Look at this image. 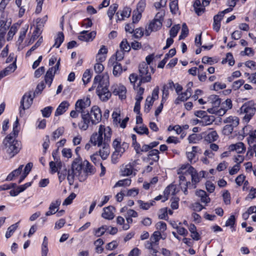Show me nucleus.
Returning a JSON list of instances; mask_svg holds the SVG:
<instances>
[{"instance_id": "obj_27", "label": "nucleus", "mask_w": 256, "mask_h": 256, "mask_svg": "<svg viewBox=\"0 0 256 256\" xmlns=\"http://www.w3.org/2000/svg\"><path fill=\"white\" fill-rule=\"evenodd\" d=\"M175 190L176 186L174 185H170L168 186L164 192V196L162 202H164L166 201L168 199L170 194H172L174 195L175 194Z\"/></svg>"}, {"instance_id": "obj_1", "label": "nucleus", "mask_w": 256, "mask_h": 256, "mask_svg": "<svg viewBox=\"0 0 256 256\" xmlns=\"http://www.w3.org/2000/svg\"><path fill=\"white\" fill-rule=\"evenodd\" d=\"M112 135V129L109 126L100 124L98 132H94L90 137V142L94 146L100 148L99 156L104 160L110 153V142Z\"/></svg>"}, {"instance_id": "obj_41", "label": "nucleus", "mask_w": 256, "mask_h": 256, "mask_svg": "<svg viewBox=\"0 0 256 256\" xmlns=\"http://www.w3.org/2000/svg\"><path fill=\"white\" fill-rule=\"evenodd\" d=\"M148 156L151 158L154 162H157L160 158L159 151L156 149L152 150L148 152Z\"/></svg>"}, {"instance_id": "obj_22", "label": "nucleus", "mask_w": 256, "mask_h": 256, "mask_svg": "<svg viewBox=\"0 0 256 256\" xmlns=\"http://www.w3.org/2000/svg\"><path fill=\"white\" fill-rule=\"evenodd\" d=\"M215 120V118L213 116L206 115L202 119H198L197 124L200 126H206L210 125Z\"/></svg>"}, {"instance_id": "obj_4", "label": "nucleus", "mask_w": 256, "mask_h": 256, "mask_svg": "<svg viewBox=\"0 0 256 256\" xmlns=\"http://www.w3.org/2000/svg\"><path fill=\"white\" fill-rule=\"evenodd\" d=\"M82 164L80 156L76 158L72 162L71 168L68 170L67 180L70 185H72L75 178H77L80 182H83L86 178V176L84 175L82 171Z\"/></svg>"}, {"instance_id": "obj_6", "label": "nucleus", "mask_w": 256, "mask_h": 256, "mask_svg": "<svg viewBox=\"0 0 256 256\" xmlns=\"http://www.w3.org/2000/svg\"><path fill=\"white\" fill-rule=\"evenodd\" d=\"M154 72V68L145 62L140 64L138 66V77L140 78V84L148 82L151 80L152 74Z\"/></svg>"}, {"instance_id": "obj_37", "label": "nucleus", "mask_w": 256, "mask_h": 256, "mask_svg": "<svg viewBox=\"0 0 256 256\" xmlns=\"http://www.w3.org/2000/svg\"><path fill=\"white\" fill-rule=\"evenodd\" d=\"M218 134L216 131L214 130L209 132L206 136L205 140L210 142L216 141L218 138Z\"/></svg>"}, {"instance_id": "obj_52", "label": "nucleus", "mask_w": 256, "mask_h": 256, "mask_svg": "<svg viewBox=\"0 0 256 256\" xmlns=\"http://www.w3.org/2000/svg\"><path fill=\"white\" fill-rule=\"evenodd\" d=\"M170 11L173 14H176L178 10V2L177 0H174L170 2Z\"/></svg>"}, {"instance_id": "obj_21", "label": "nucleus", "mask_w": 256, "mask_h": 256, "mask_svg": "<svg viewBox=\"0 0 256 256\" xmlns=\"http://www.w3.org/2000/svg\"><path fill=\"white\" fill-rule=\"evenodd\" d=\"M114 208L112 206H108L104 208L103 209V212L102 214V216L108 220H112L114 216Z\"/></svg>"}, {"instance_id": "obj_61", "label": "nucleus", "mask_w": 256, "mask_h": 256, "mask_svg": "<svg viewBox=\"0 0 256 256\" xmlns=\"http://www.w3.org/2000/svg\"><path fill=\"white\" fill-rule=\"evenodd\" d=\"M62 156L70 158L72 156V151L70 148H64L62 151Z\"/></svg>"}, {"instance_id": "obj_53", "label": "nucleus", "mask_w": 256, "mask_h": 256, "mask_svg": "<svg viewBox=\"0 0 256 256\" xmlns=\"http://www.w3.org/2000/svg\"><path fill=\"white\" fill-rule=\"evenodd\" d=\"M41 32L40 28L36 27L32 33V35L30 40L29 43H32L40 35Z\"/></svg>"}, {"instance_id": "obj_14", "label": "nucleus", "mask_w": 256, "mask_h": 256, "mask_svg": "<svg viewBox=\"0 0 256 256\" xmlns=\"http://www.w3.org/2000/svg\"><path fill=\"white\" fill-rule=\"evenodd\" d=\"M162 26V22L159 20H156L154 19L152 20L148 26L146 28L145 34L146 36H149L152 32L157 31L160 30Z\"/></svg>"}, {"instance_id": "obj_42", "label": "nucleus", "mask_w": 256, "mask_h": 256, "mask_svg": "<svg viewBox=\"0 0 256 256\" xmlns=\"http://www.w3.org/2000/svg\"><path fill=\"white\" fill-rule=\"evenodd\" d=\"M28 24H26L24 25L22 28H21V30H20V36H19V38H18V43L20 44L22 42L25 36H26V34L27 32V31L28 30Z\"/></svg>"}, {"instance_id": "obj_7", "label": "nucleus", "mask_w": 256, "mask_h": 256, "mask_svg": "<svg viewBox=\"0 0 256 256\" xmlns=\"http://www.w3.org/2000/svg\"><path fill=\"white\" fill-rule=\"evenodd\" d=\"M162 238L165 239V238H162L160 232H154L151 236L149 240L146 242L145 247L149 250L150 253L154 256H156L158 252V248L159 244V240Z\"/></svg>"}, {"instance_id": "obj_47", "label": "nucleus", "mask_w": 256, "mask_h": 256, "mask_svg": "<svg viewBox=\"0 0 256 256\" xmlns=\"http://www.w3.org/2000/svg\"><path fill=\"white\" fill-rule=\"evenodd\" d=\"M92 78V74L90 70H86L83 74L82 80L84 84L90 82Z\"/></svg>"}, {"instance_id": "obj_24", "label": "nucleus", "mask_w": 256, "mask_h": 256, "mask_svg": "<svg viewBox=\"0 0 256 256\" xmlns=\"http://www.w3.org/2000/svg\"><path fill=\"white\" fill-rule=\"evenodd\" d=\"M186 172L190 175L192 182L193 184H196L200 181L201 178L199 177L198 173L193 167H190L186 170Z\"/></svg>"}, {"instance_id": "obj_5", "label": "nucleus", "mask_w": 256, "mask_h": 256, "mask_svg": "<svg viewBox=\"0 0 256 256\" xmlns=\"http://www.w3.org/2000/svg\"><path fill=\"white\" fill-rule=\"evenodd\" d=\"M13 134H9L3 141L4 145V150L10 158H12L16 155L21 149L20 142L16 140V136Z\"/></svg>"}, {"instance_id": "obj_63", "label": "nucleus", "mask_w": 256, "mask_h": 256, "mask_svg": "<svg viewBox=\"0 0 256 256\" xmlns=\"http://www.w3.org/2000/svg\"><path fill=\"white\" fill-rule=\"evenodd\" d=\"M121 49L124 52H128L130 50V46L126 39L123 40L120 44Z\"/></svg>"}, {"instance_id": "obj_12", "label": "nucleus", "mask_w": 256, "mask_h": 256, "mask_svg": "<svg viewBox=\"0 0 256 256\" xmlns=\"http://www.w3.org/2000/svg\"><path fill=\"white\" fill-rule=\"evenodd\" d=\"M112 93L114 95L118 96L120 100H124L126 98V88L120 84H114L111 87Z\"/></svg>"}, {"instance_id": "obj_46", "label": "nucleus", "mask_w": 256, "mask_h": 256, "mask_svg": "<svg viewBox=\"0 0 256 256\" xmlns=\"http://www.w3.org/2000/svg\"><path fill=\"white\" fill-rule=\"evenodd\" d=\"M232 10V8H228L223 11L219 12L216 15L214 16V18H216V19L220 22L222 20V19L224 15L228 12H230Z\"/></svg>"}, {"instance_id": "obj_55", "label": "nucleus", "mask_w": 256, "mask_h": 256, "mask_svg": "<svg viewBox=\"0 0 256 256\" xmlns=\"http://www.w3.org/2000/svg\"><path fill=\"white\" fill-rule=\"evenodd\" d=\"M17 32V28L15 26H12L8 34V38L7 40H12L15 34Z\"/></svg>"}, {"instance_id": "obj_59", "label": "nucleus", "mask_w": 256, "mask_h": 256, "mask_svg": "<svg viewBox=\"0 0 256 256\" xmlns=\"http://www.w3.org/2000/svg\"><path fill=\"white\" fill-rule=\"evenodd\" d=\"M146 0H140L137 4L136 11L142 12L146 8Z\"/></svg>"}, {"instance_id": "obj_29", "label": "nucleus", "mask_w": 256, "mask_h": 256, "mask_svg": "<svg viewBox=\"0 0 256 256\" xmlns=\"http://www.w3.org/2000/svg\"><path fill=\"white\" fill-rule=\"evenodd\" d=\"M131 13V9L128 7L124 8L122 12H116L118 20H123L125 18H128Z\"/></svg>"}, {"instance_id": "obj_38", "label": "nucleus", "mask_w": 256, "mask_h": 256, "mask_svg": "<svg viewBox=\"0 0 256 256\" xmlns=\"http://www.w3.org/2000/svg\"><path fill=\"white\" fill-rule=\"evenodd\" d=\"M154 200H150V202H144L142 200H138V203L139 204L140 208L144 210L149 209L151 206L154 205Z\"/></svg>"}, {"instance_id": "obj_60", "label": "nucleus", "mask_w": 256, "mask_h": 256, "mask_svg": "<svg viewBox=\"0 0 256 256\" xmlns=\"http://www.w3.org/2000/svg\"><path fill=\"white\" fill-rule=\"evenodd\" d=\"M234 128L231 125L227 124L224 127L222 132L224 135L228 136L232 133Z\"/></svg>"}, {"instance_id": "obj_56", "label": "nucleus", "mask_w": 256, "mask_h": 256, "mask_svg": "<svg viewBox=\"0 0 256 256\" xmlns=\"http://www.w3.org/2000/svg\"><path fill=\"white\" fill-rule=\"evenodd\" d=\"M64 128H59L54 131L52 133V139L56 140L64 133Z\"/></svg>"}, {"instance_id": "obj_26", "label": "nucleus", "mask_w": 256, "mask_h": 256, "mask_svg": "<svg viewBox=\"0 0 256 256\" xmlns=\"http://www.w3.org/2000/svg\"><path fill=\"white\" fill-rule=\"evenodd\" d=\"M83 165L86 166L83 172L84 175H86L87 176L88 175H91L94 173V168L88 161L84 160Z\"/></svg>"}, {"instance_id": "obj_15", "label": "nucleus", "mask_w": 256, "mask_h": 256, "mask_svg": "<svg viewBox=\"0 0 256 256\" xmlns=\"http://www.w3.org/2000/svg\"><path fill=\"white\" fill-rule=\"evenodd\" d=\"M61 204V200L57 199L52 201L48 208V210L46 212V216H50L55 214L59 210V207Z\"/></svg>"}, {"instance_id": "obj_62", "label": "nucleus", "mask_w": 256, "mask_h": 256, "mask_svg": "<svg viewBox=\"0 0 256 256\" xmlns=\"http://www.w3.org/2000/svg\"><path fill=\"white\" fill-rule=\"evenodd\" d=\"M142 18V12L138 11H134L132 15V23H137Z\"/></svg>"}, {"instance_id": "obj_33", "label": "nucleus", "mask_w": 256, "mask_h": 256, "mask_svg": "<svg viewBox=\"0 0 256 256\" xmlns=\"http://www.w3.org/2000/svg\"><path fill=\"white\" fill-rule=\"evenodd\" d=\"M58 180L60 182H62L64 180L66 176H68V170H67L66 167L60 168V170L58 172Z\"/></svg>"}, {"instance_id": "obj_23", "label": "nucleus", "mask_w": 256, "mask_h": 256, "mask_svg": "<svg viewBox=\"0 0 256 256\" xmlns=\"http://www.w3.org/2000/svg\"><path fill=\"white\" fill-rule=\"evenodd\" d=\"M220 99L216 95H211L208 98V104H210L212 108H216L220 104Z\"/></svg>"}, {"instance_id": "obj_19", "label": "nucleus", "mask_w": 256, "mask_h": 256, "mask_svg": "<svg viewBox=\"0 0 256 256\" xmlns=\"http://www.w3.org/2000/svg\"><path fill=\"white\" fill-rule=\"evenodd\" d=\"M136 161L130 162L124 166L121 169V174L123 176H129L132 174Z\"/></svg>"}, {"instance_id": "obj_35", "label": "nucleus", "mask_w": 256, "mask_h": 256, "mask_svg": "<svg viewBox=\"0 0 256 256\" xmlns=\"http://www.w3.org/2000/svg\"><path fill=\"white\" fill-rule=\"evenodd\" d=\"M109 228L106 225L102 226L100 228L94 230V234L96 237H100L105 233L106 230H108Z\"/></svg>"}, {"instance_id": "obj_11", "label": "nucleus", "mask_w": 256, "mask_h": 256, "mask_svg": "<svg viewBox=\"0 0 256 256\" xmlns=\"http://www.w3.org/2000/svg\"><path fill=\"white\" fill-rule=\"evenodd\" d=\"M192 85L193 83L192 82H188L187 84V89L186 90L178 94V98L174 101V103L176 104H179L180 102H184L186 100L190 97L192 96V90L191 88Z\"/></svg>"}, {"instance_id": "obj_9", "label": "nucleus", "mask_w": 256, "mask_h": 256, "mask_svg": "<svg viewBox=\"0 0 256 256\" xmlns=\"http://www.w3.org/2000/svg\"><path fill=\"white\" fill-rule=\"evenodd\" d=\"M240 110L242 114H245L244 119L249 121L256 112V108L254 102L251 100L244 103Z\"/></svg>"}, {"instance_id": "obj_10", "label": "nucleus", "mask_w": 256, "mask_h": 256, "mask_svg": "<svg viewBox=\"0 0 256 256\" xmlns=\"http://www.w3.org/2000/svg\"><path fill=\"white\" fill-rule=\"evenodd\" d=\"M90 100L88 98H84L78 100L75 104V110L78 111L81 114L84 112H87L84 110L90 105Z\"/></svg>"}, {"instance_id": "obj_25", "label": "nucleus", "mask_w": 256, "mask_h": 256, "mask_svg": "<svg viewBox=\"0 0 256 256\" xmlns=\"http://www.w3.org/2000/svg\"><path fill=\"white\" fill-rule=\"evenodd\" d=\"M70 106L67 101H64L60 104L55 112V116H58L63 114L66 112Z\"/></svg>"}, {"instance_id": "obj_30", "label": "nucleus", "mask_w": 256, "mask_h": 256, "mask_svg": "<svg viewBox=\"0 0 256 256\" xmlns=\"http://www.w3.org/2000/svg\"><path fill=\"white\" fill-rule=\"evenodd\" d=\"M188 230L191 232V237L195 240H198L200 239V236L196 231V228L194 224H190L188 227Z\"/></svg>"}, {"instance_id": "obj_2", "label": "nucleus", "mask_w": 256, "mask_h": 256, "mask_svg": "<svg viewBox=\"0 0 256 256\" xmlns=\"http://www.w3.org/2000/svg\"><path fill=\"white\" fill-rule=\"evenodd\" d=\"M82 120L78 123V127L81 130H86L90 126L96 125L102 120L100 109L96 106H93L90 112H84L81 114Z\"/></svg>"}, {"instance_id": "obj_28", "label": "nucleus", "mask_w": 256, "mask_h": 256, "mask_svg": "<svg viewBox=\"0 0 256 256\" xmlns=\"http://www.w3.org/2000/svg\"><path fill=\"white\" fill-rule=\"evenodd\" d=\"M198 149V146H192V151L186 152L187 158L191 163H192V162H195L196 161V155Z\"/></svg>"}, {"instance_id": "obj_36", "label": "nucleus", "mask_w": 256, "mask_h": 256, "mask_svg": "<svg viewBox=\"0 0 256 256\" xmlns=\"http://www.w3.org/2000/svg\"><path fill=\"white\" fill-rule=\"evenodd\" d=\"M16 68V64H15V61L12 64H10L8 67H6L4 70L1 71V72L3 74V75L5 76L10 74V73L14 72Z\"/></svg>"}, {"instance_id": "obj_31", "label": "nucleus", "mask_w": 256, "mask_h": 256, "mask_svg": "<svg viewBox=\"0 0 256 256\" xmlns=\"http://www.w3.org/2000/svg\"><path fill=\"white\" fill-rule=\"evenodd\" d=\"M24 166L20 165L19 166L18 168L13 170L12 172H11L7 176L6 180L8 181H10L13 180V178L15 177L18 176H19L22 172L23 168Z\"/></svg>"}, {"instance_id": "obj_18", "label": "nucleus", "mask_w": 256, "mask_h": 256, "mask_svg": "<svg viewBox=\"0 0 256 256\" xmlns=\"http://www.w3.org/2000/svg\"><path fill=\"white\" fill-rule=\"evenodd\" d=\"M246 147L242 142H238L235 144H230L228 148L230 151H236L238 154L244 153L246 151Z\"/></svg>"}, {"instance_id": "obj_54", "label": "nucleus", "mask_w": 256, "mask_h": 256, "mask_svg": "<svg viewBox=\"0 0 256 256\" xmlns=\"http://www.w3.org/2000/svg\"><path fill=\"white\" fill-rule=\"evenodd\" d=\"M249 144H253L256 140V130L251 131L249 133V136L247 138Z\"/></svg>"}, {"instance_id": "obj_34", "label": "nucleus", "mask_w": 256, "mask_h": 256, "mask_svg": "<svg viewBox=\"0 0 256 256\" xmlns=\"http://www.w3.org/2000/svg\"><path fill=\"white\" fill-rule=\"evenodd\" d=\"M54 76V74H53V68H50L47 71L45 76L44 79L46 83L48 84L49 86H50L52 83Z\"/></svg>"}, {"instance_id": "obj_50", "label": "nucleus", "mask_w": 256, "mask_h": 256, "mask_svg": "<svg viewBox=\"0 0 256 256\" xmlns=\"http://www.w3.org/2000/svg\"><path fill=\"white\" fill-rule=\"evenodd\" d=\"M156 228L158 230V231L160 232H164L166 230V224L164 222H159L156 224Z\"/></svg>"}, {"instance_id": "obj_39", "label": "nucleus", "mask_w": 256, "mask_h": 256, "mask_svg": "<svg viewBox=\"0 0 256 256\" xmlns=\"http://www.w3.org/2000/svg\"><path fill=\"white\" fill-rule=\"evenodd\" d=\"M227 110L226 109H225L222 106V108L218 110H217L216 108H210L208 109V112L212 114H216V115L218 116H222L224 115L226 112Z\"/></svg>"}, {"instance_id": "obj_48", "label": "nucleus", "mask_w": 256, "mask_h": 256, "mask_svg": "<svg viewBox=\"0 0 256 256\" xmlns=\"http://www.w3.org/2000/svg\"><path fill=\"white\" fill-rule=\"evenodd\" d=\"M134 130L140 134H148V130L146 126H140L139 127H135L134 128Z\"/></svg>"}, {"instance_id": "obj_64", "label": "nucleus", "mask_w": 256, "mask_h": 256, "mask_svg": "<svg viewBox=\"0 0 256 256\" xmlns=\"http://www.w3.org/2000/svg\"><path fill=\"white\" fill-rule=\"evenodd\" d=\"M48 20V16H44L42 18H38L36 20L37 26L36 27L40 28L41 27L44 26V24Z\"/></svg>"}, {"instance_id": "obj_8", "label": "nucleus", "mask_w": 256, "mask_h": 256, "mask_svg": "<svg viewBox=\"0 0 256 256\" xmlns=\"http://www.w3.org/2000/svg\"><path fill=\"white\" fill-rule=\"evenodd\" d=\"M112 146L114 149V152L112 154V158L117 160L128 148L129 144L126 142L122 143L121 139L118 138L113 141Z\"/></svg>"}, {"instance_id": "obj_57", "label": "nucleus", "mask_w": 256, "mask_h": 256, "mask_svg": "<svg viewBox=\"0 0 256 256\" xmlns=\"http://www.w3.org/2000/svg\"><path fill=\"white\" fill-rule=\"evenodd\" d=\"M180 29V24L174 25L173 26L170 31V37L172 38H174L176 36L178 32V30Z\"/></svg>"}, {"instance_id": "obj_58", "label": "nucleus", "mask_w": 256, "mask_h": 256, "mask_svg": "<svg viewBox=\"0 0 256 256\" xmlns=\"http://www.w3.org/2000/svg\"><path fill=\"white\" fill-rule=\"evenodd\" d=\"M42 38H40L38 41L34 44V46H33L30 48V50H29L26 54V56H30L31 54H32V52L34 51L35 50H36L40 45V44H42Z\"/></svg>"}, {"instance_id": "obj_40", "label": "nucleus", "mask_w": 256, "mask_h": 256, "mask_svg": "<svg viewBox=\"0 0 256 256\" xmlns=\"http://www.w3.org/2000/svg\"><path fill=\"white\" fill-rule=\"evenodd\" d=\"M19 222H18L14 224L11 225L9 226L7 230V231L6 234V238H10L16 231V228L18 226Z\"/></svg>"}, {"instance_id": "obj_43", "label": "nucleus", "mask_w": 256, "mask_h": 256, "mask_svg": "<svg viewBox=\"0 0 256 256\" xmlns=\"http://www.w3.org/2000/svg\"><path fill=\"white\" fill-rule=\"evenodd\" d=\"M132 180L130 178H126L118 180L114 186V188L120 186H128L131 184Z\"/></svg>"}, {"instance_id": "obj_51", "label": "nucleus", "mask_w": 256, "mask_h": 256, "mask_svg": "<svg viewBox=\"0 0 256 256\" xmlns=\"http://www.w3.org/2000/svg\"><path fill=\"white\" fill-rule=\"evenodd\" d=\"M140 84L136 87V100H142L143 98L142 94L144 92V89L143 88L140 87Z\"/></svg>"}, {"instance_id": "obj_17", "label": "nucleus", "mask_w": 256, "mask_h": 256, "mask_svg": "<svg viewBox=\"0 0 256 256\" xmlns=\"http://www.w3.org/2000/svg\"><path fill=\"white\" fill-rule=\"evenodd\" d=\"M32 100L33 98L30 94L28 95L24 94L20 102V109L22 108L24 110L28 108L32 104Z\"/></svg>"}, {"instance_id": "obj_3", "label": "nucleus", "mask_w": 256, "mask_h": 256, "mask_svg": "<svg viewBox=\"0 0 256 256\" xmlns=\"http://www.w3.org/2000/svg\"><path fill=\"white\" fill-rule=\"evenodd\" d=\"M109 84V76L107 72L102 76L96 75L94 80V84H98L96 94L100 99L104 102H107L112 96V92L108 89Z\"/></svg>"}, {"instance_id": "obj_13", "label": "nucleus", "mask_w": 256, "mask_h": 256, "mask_svg": "<svg viewBox=\"0 0 256 256\" xmlns=\"http://www.w3.org/2000/svg\"><path fill=\"white\" fill-rule=\"evenodd\" d=\"M108 66H113L112 74L114 76H119L122 72V66L118 62L114 60V58H111L108 62Z\"/></svg>"}, {"instance_id": "obj_16", "label": "nucleus", "mask_w": 256, "mask_h": 256, "mask_svg": "<svg viewBox=\"0 0 256 256\" xmlns=\"http://www.w3.org/2000/svg\"><path fill=\"white\" fill-rule=\"evenodd\" d=\"M96 36V32L94 31L88 32V31L84 30L80 33L78 38L80 40L84 42L92 41Z\"/></svg>"}, {"instance_id": "obj_20", "label": "nucleus", "mask_w": 256, "mask_h": 256, "mask_svg": "<svg viewBox=\"0 0 256 256\" xmlns=\"http://www.w3.org/2000/svg\"><path fill=\"white\" fill-rule=\"evenodd\" d=\"M196 195L200 198L201 202L204 204L206 205L210 202V198L204 190H197L196 192Z\"/></svg>"}, {"instance_id": "obj_44", "label": "nucleus", "mask_w": 256, "mask_h": 256, "mask_svg": "<svg viewBox=\"0 0 256 256\" xmlns=\"http://www.w3.org/2000/svg\"><path fill=\"white\" fill-rule=\"evenodd\" d=\"M118 4H112L108 8L107 14L110 20H112L114 14L118 10Z\"/></svg>"}, {"instance_id": "obj_45", "label": "nucleus", "mask_w": 256, "mask_h": 256, "mask_svg": "<svg viewBox=\"0 0 256 256\" xmlns=\"http://www.w3.org/2000/svg\"><path fill=\"white\" fill-rule=\"evenodd\" d=\"M64 36L62 32H59L58 34V36L55 40L54 44L53 46V47H56L58 48L60 47L62 43L64 42Z\"/></svg>"}, {"instance_id": "obj_49", "label": "nucleus", "mask_w": 256, "mask_h": 256, "mask_svg": "<svg viewBox=\"0 0 256 256\" xmlns=\"http://www.w3.org/2000/svg\"><path fill=\"white\" fill-rule=\"evenodd\" d=\"M53 110V108L51 106H48L44 108L41 110L42 116L45 118H48L50 116Z\"/></svg>"}, {"instance_id": "obj_32", "label": "nucleus", "mask_w": 256, "mask_h": 256, "mask_svg": "<svg viewBox=\"0 0 256 256\" xmlns=\"http://www.w3.org/2000/svg\"><path fill=\"white\" fill-rule=\"evenodd\" d=\"M224 122L231 125L232 126L236 127L239 124V118L236 116H230L224 120Z\"/></svg>"}]
</instances>
